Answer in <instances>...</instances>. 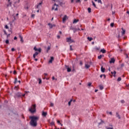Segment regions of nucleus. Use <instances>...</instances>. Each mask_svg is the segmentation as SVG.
<instances>
[{
	"mask_svg": "<svg viewBox=\"0 0 129 129\" xmlns=\"http://www.w3.org/2000/svg\"><path fill=\"white\" fill-rule=\"evenodd\" d=\"M120 102H121V103H125V102L124 100H121L120 101Z\"/></svg>",
	"mask_w": 129,
	"mask_h": 129,
	"instance_id": "79ce46f5",
	"label": "nucleus"
},
{
	"mask_svg": "<svg viewBox=\"0 0 129 129\" xmlns=\"http://www.w3.org/2000/svg\"><path fill=\"white\" fill-rule=\"evenodd\" d=\"M58 39H60V35H57Z\"/></svg>",
	"mask_w": 129,
	"mask_h": 129,
	"instance_id": "69168bd1",
	"label": "nucleus"
},
{
	"mask_svg": "<svg viewBox=\"0 0 129 129\" xmlns=\"http://www.w3.org/2000/svg\"><path fill=\"white\" fill-rule=\"evenodd\" d=\"M88 13L90 14V13H91V8H88Z\"/></svg>",
	"mask_w": 129,
	"mask_h": 129,
	"instance_id": "c756f323",
	"label": "nucleus"
},
{
	"mask_svg": "<svg viewBox=\"0 0 129 129\" xmlns=\"http://www.w3.org/2000/svg\"><path fill=\"white\" fill-rule=\"evenodd\" d=\"M79 22V19H75L73 21V24H76Z\"/></svg>",
	"mask_w": 129,
	"mask_h": 129,
	"instance_id": "ddd939ff",
	"label": "nucleus"
},
{
	"mask_svg": "<svg viewBox=\"0 0 129 129\" xmlns=\"http://www.w3.org/2000/svg\"><path fill=\"white\" fill-rule=\"evenodd\" d=\"M50 124L51 125H54V124H55V122H54V121H52L50 122Z\"/></svg>",
	"mask_w": 129,
	"mask_h": 129,
	"instance_id": "c9c22d12",
	"label": "nucleus"
},
{
	"mask_svg": "<svg viewBox=\"0 0 129 129\" xmlns=\"http://www.w3.org/2000/svg\"><path fill=\"white\" fill-rule=\"evenodd\" d=\"M6 43H7V44H9V40H6Z\"/></svg>",
	"mask_w": 129,
	"mask_h": 129,
	"instance_id": "49530a36",
	"label": "nucleus"
},
{
	"mask_svg": "<svg viewBox=\"0 0 129 129\" xmlns=\"http://www.w3.org/2000/svg\"><path fill=\"white\" fill-rule=\"evenodd\" d=\"M107 21H110V18L108 19Z\"/></svg>",
	"mask_w": 129,
	"mask_h": 129,
	"instance_id": "774afa93",
	"label": "nucleus"
},
{
	"mask_svg": "<svg viewBox=\"0 0 129 129\" xmlns=\"http://www.w3.org/2000/svg\"><path fill=\"white\" fill-rule=\"evenodd\" d=\"M71 43H74V40H72V41H71Z\"/></svg>",
	"mask_w": 129,
	"mask_h": 129,
	"instance_id": "052dcab7",
	"label": "nucleus"
},
{
	"mask_svg": "<svg viewBox=\"0 0 129 129\" xmlns=\"http://www.w3.org/2000/svg\"><path fill=\"white\" fill-rule=\"evenodd\" d=\"M117 81H121V78L119 77V78L117 79Z\"/></svg>",
	"mask_w": 129,
	"mask_h": 129,
	"instance_id": "ea45409f",
	"label": "nucleus"
},
{
	"mask_svg": "<svg viewBox=\"0 0 129 129\" xmlns=\"http://www.w3.org/2000/svg\"><path fill=\"white\" fill-rule=\"evenodd\" d=\"M97 2L98 4H101V5H102V2L101 1V0H97Z\"/></svg>",
	"mask_w": 129,
	"mask_h": 129,
	"instance_id": "473e14b6",
	"label": "nucleus"
},
{
	"mask_svg": "<svg viewBox=\"0 0 129 129\" xmlns=\"http://www.w3.org/2000/svg\"><path fill=\"white\" fill-rule=\"evenodd\" d=\"M100 52H101L103 54H105V53H106V50L103 48L101 49Z\"/></svg>",
	"mask_w": 129,
	"mask_h": 129,
	"instance_id": "9b49d317",
	"label": "nucleus"
},
{
	"mask_svg": "<svg viewBox=\"0 0 129 129\" xmlns=\"http://www.w3.org/2000/svg\"><path fill=\"white\" fill-rule=\"evenodd\" d=\"M116 117H118V118H119V119H120V116L119 115V114H118V113H116Z\"/></svg>",
	"mask_w": 129,
	"mask_h": 129,
	"instance_id": "412c9836",
	"label": "nucleus"
},
{
	"mask_svg": "<svg viewBox=\"0 0 129 129\" xmlns=\"http://www.w3.org/2000/svg\"><path fill=\"white\" fill-rule=\"evenodd\" d=\"M17 39H18L17 36L14 37V40H17Z\"/></svg>",
	"mask_w": 129,
	"mask_h": 129,
	"instance_id": "4d7b16f0",
	"label": "nucleus"
},
{
	"mask_svg": "<svg viewBox=\"0 0 129 129\" xmlns=\"http://www.w3.org/2000/svg\"><path fill=\"white\" fill-rule=\"evenodd\" d=\"M33 50H34V51H38L39 53H41V49L40 48L38 49L36 48V46H35L33 48Z\"/></svg>",
	"mask_w": 129,
	"mask_h": 129,
	"instance_id": "423d86ee",
	"label": "nucleus"
},
{
	"mask_svg": "<svg viewBox=\"0 0 129 129\" xmlns=\"http://www.w3.org/2000/svg\"><path fill=\"white\" fill-rule=\"evenodd\" d=\"M66 69H67V72H71V68H69V66H65Z\"/></svg>",
	"mask_w": 129,
	"mask_h": 129,
	"instance_id": "20e7f679",
	"label": "nucleus"
},
{
	"mask_svg": "<svg viewBox=\"0 0 129 129\" xmlns=\"http://www.w3.org/2000/svg\"><path fill=\"white\" fill-rule=\"evenodd\" d=\"M4 33H5V35H8V33H7V31H4Z\"/></svg>",
	"mask_w": 129,
	"mask_h": 129,
	"instance_id": "13d9d810",
	"label": "nucleus"
},
{
	"mask_svg": "<svg viewBox=\"0 0 129 129\" xmlns=\"http://www.w3.org/2000/svg\"><path fill=\"white\" fill-rule=\"evenodd\" d=\"M14 89H15V90H19V87H15L14 88Z\"/></svg>",
	"mask_w": 129,
	"mask_h": 129,
	"instance_id": "37998d69",
	"label": "nucleus"
},
{
	"mask_svg": "<svg viewBox=\"0 0 129 129\" xmlns=\"http://www.w3.org/2000/svg\"><path fill=\"white\" fill-rule=\"evenodd\" d=\"M17 82H18L17 79L16 78V79H15V82H14L15 84H16V83H17Z\"/></svg>",
	"mask_w": 129,
	"mask_h": 129,
	"instance_id": "a18cd8bd",
	"label": "nucleus"
},
{
	"mask_svg": "<svg viewBox=\"0 0 129 129\" xmlns=\"http://www.w3.org/2000/svg\"><path fill=\"white\" fill-rule=\"evenodd\" d=\"M27 93H28V92H25V94H22V96H23V97H24L25 95H26V94H27Z\"/></svg>",
	"mask_w": 129,
	"mask_h": 129,
	"instance_id": "f704fd0d",
	"label": "nucleus"
},
{
	"mask_svg": "<svg viewBox=\"0 0 129 129\" xmlns=\"http://www.w3.org/2000/svg\"><path fill=\"white\" fill-rule=\"evenodd\" d=\"M50 49H51V47L50 46H48L47 49V53L49 52V50H50Z\"/></svg>",
	"mask_w": 129,
	"mask_h": 129,
	"instance_id": "2f4dec72",
	"label": "nucleus"
},
{
	"mask_svg": "<svg viewBox=\"0 0 129 129\" xmlns=\"http://www.w3.org/2000/svg\"><path fill=\"white\" fill-rule=\"evenodd\" d=\"M10 7H12V2H8V4H6V8L9 9Z\"/></svg>",
	"mask_w": 129,
	"mask_h": 129,
	"instance_id": "39448f33",
	"label": "nucleus"
},
{
	"mask_svg": "<svg viewBox=\"0 0 129 129\" xmlns=\"http://www.w3.org/2000/svg\"><path fill=\"white\" fill-rule=\"evenodd\" d=\"M111 73L113 76H114V77H115V75L116 74V72H115V71H114L113 72H111Z\"/></svg>",
	"mask_w": 129,
	"mask_h": 129,
	"instance_id": "4468645a",
	"label": "nucleus"
},
{
	"mask_svg": "<svg viewBox=\"0 0 129 129\" xmlns=\"http://www.w3.org/2000/svg\"><path fill=\"white\" fill-rule=\"evenodd\" d=\"M52 10H54V11H58V5L54 4V6L52 8Z\"/></svg>",
	"mask_w": 129,
	"mask_h": 129,
	"instance_id": "7ed1b4c3",
	"label": "nucleus"
},
{
	"mask_svg": "<svg viewBox=\"0 0 129 129\" xmlns=\"http://www.w3.org/2000/svg\"><path fill=\"white\" fill-rule=\"evenodd\" d=\"M73 29H74V27H72V26H71V27H70V30H73Z\"/></svg>",
	"mask_w": 129,
	"mask_h": 129,
	"instance_id": "3c124183",
	"label": "nucleus"
},
{
	"mask_svg": "<svg viewBox=\"0 0 129 129\" xmlns=\"http://www.w3.org/2000/svg\"><path fill=\"white\" fill-rule=\"evenodd\" d=\"M29 111L32 113H34L36 111V104L32 105L31 108L29 109Z\"/></svg>",
	"mask_w": 129,
	"mask_h": 129,
	"instance_id": "f03ea898",
	"label": "nucleus"
},
{
	"mask_svg": "<svg viewBox=\"0 0 129 129\" xmlns=\"http://www.w3.org/2000/svg\"><path fill=\"white\" fill-rule=\"evenodd\" d=\"M101 72L103 73L105 72V69L103 68V67H101Z\"/></svg>",
	"mask_w": 129,
	"mask_h": 129,
	"instance_id": "dca6fc26",
	"label": "nucleus"
},
{
	"mask_svg": "<svg viewBox=\"0 0 129 129\" xmlns=\"http://www.w3.org/2000/svg\"><path fill=\"white\" fill-rule=\"evenodd\" d=\"M5 28L6 29H9V26H8V25H6Z\"/></svg>",
	"mask_w": 129,
	"mask_h": 129,
	"instance_id": "5fc2aeb1",
	"label": "nucleus"
},
{
	"mask_svg": "<svg viewBox=\"0 0 129 129\" xmlns=\"http://www.w3.org/2000/svg\"><path fill=\"white\" fill-rule=\"evenodd\" d=\"M85 68H87V69H88V68H90V65H89L88 63H86Z\"/></svg>",
	"mask_w": 129,
	"mask_h": 129,
	"instance_id": "2eb2a0df",
	"label": "nucleus"
},
{
	"mask_svg": "<svg viewBox=\"0 0 129 129\" xmlns=\"http://www.w3.org/2000/svg\"><path fill=\"white\" fill-rule=\"evenodd\" d=\"M39 84H41L42 83V80L41 79H39Z\"/></svg>",
	"mask_w": 129,
	"mask_h": 129,
	"instance_id": "72a5a7b5",
	"label": "nucleus"
},
{
	"mask_svg": "<svg viewBox=\"0 0 129 129\" xmlns=\"http://www.w3.org/2000/svg\"><path fill=\"white\" fill-rule=\"evenodd\" d=\"M57 123H59V124H60L61 126H63V124H61V122H60V120H57Z\"/></svg>",
	"mask_w": 129,
	"mask_h": 129,
	"instance_id": "c85d7f7f",
	"label": "nucleus"
},
{
	"mask_svg": "<svg viewBox=\"0 0 129 129\" xmlns=\"http://www.w3.org/2000/svg\"><path fill=\"white\" fill-rule=\"evenodd\" d=\"M92 4L94 8H96V5H95V3H94V2L92 1Z\"/></svg>",
	"mask_w": 129,
	"mask_h": 129,
	"instance_id": "a878e982",
	"label": "nucleus"
},
{
	"mask_svg": "<svg viewBox=\"0 0 129 129\" xmlns=\"http://www.w3.org/2000/svg\"><path fill=\"white\" fill-rule=\"evenodd\" d=\"M106 129H113L112 127H106Z\"/></svg>",
	"mask_w": 129,
	"mask_h": 129,
	"instance_id": "09e8293b",
	"label": "nucleus"
},
{
	"mask_svg": "<svg viewBox=\"0 0 129 129\" xmlns=\"http://www.w3.org/2000/svg\"><path fill=\"white\" fill-rule=\"evenodd\" d=\"M53 61H54V57L51 56L50 59L49 60V63H52Z\"/></svg>",
	"mask_w": 129,
	"mask_h": 129,
	"instance_id": "6e6552de",
	"label": "nucleus"
},
{
	"mask_svg": "<svg viewBox=\"0 0 129 129\" xmlns=\"http://www.w3.org/2000/svg\"><path fill=\"white\" fill-rule=\"evenodd\" d=\"M113 26H114V23H112L110 24V26L112 27V28L113 27Z\"/></svg>",
	"mask_w": 129,
	"mask_h": 129,
	"instance_id": "a19ab883",
	"label": "nucleus"
},
{
	"mask_svg": "<svg viewBox=\"0 0 129 129\" xmlns=\"http://www.w3.org/2000/svg\"><path fill=\"white\" fill-rule=\"evenodd\" d=\"M103 77H104V79H105L106 77V76H105V75H101L100 76V78H102V77H103Z\"/></svg>",
	"mask_w": 129,
	"mask_h": 129,
	"instance_id": "b1692460",
	"label": "nucleus"
},
{
	"mask_svg": "<svg viewBox=\"0 0 129 129\" xmlns=\"http://www.w3.org/2000/svg\"><path fill=\"white\" fill-rule=\"evenodd\" d=\"M73 101V100L71 99L68 103V104H69V106H70V105H71V102H72Z\"/></svg>",
	"mask_w": 129,
	"mask_h": 129,
	"instance_id": "cd10ccee",
	"label": "nucleus"
},
{
	"mask_svg": "<svg viewBox=\"0 0 129 129\" xmlns=\"http://www.w3.org/2000/svg\"><path fill=\"white\" fill-rule=\"evenodd\" d=\"M76 3H80H80H81V1L80 0H76Z\"/></svg>",
	"mask_w": 129,
	"mask_h": 129,
	"instance_id": "e433bc0d",
	"label": "nucleus"
},
{
	"mask_svg": "<svg viewBox=\"0 0 129 129\" xmlns=\"http://www.w3.org/2000/svg\"><path fill=\"white\" fill-rule=\"evenodd\" d=\"M67 19V16L65 15L64 17L62 18V22L64 23L66 21Z\"/></svg>",
	"mask_w": 129,
	"mask_h": 129,
	"instance_id": "1a4fd4ad",
	"label": "nucleus"
},
{
	"mask_svg": "<svg viewBox=\"0 0 129 129\" xmlns=\"http://www.w3.org/2000/svg\"><path fill=\"white\" fill-rule=\"evenodd\" d=\"M19 38H20V41L21 42H24V40H23V36H22V35H19Z\"/></svg>",
	"mask_w": 129,
	"mask_h": 129,
	"instance_id": "6ab92c4d",
	"label": "nucleus"
},
{
	"mask_svg": "<svg viewBox=\"0 0 129 129\" xmlns=\"http://www.w3.org/2000/svg\"><path fill=\"white\" fill-rule=\"evenodd\" d=\"M102 57H103V55H100L99 56H98V58L99 59H100L102 58Z\"/></svg>",
	"mask_w": 129,
	"mask_h": 129,
	"instance_id": "393cba45",
	"label": "nucleus"
},
{
	"mask_svg": "<svg viewBox=\"0 0 129 129\" xmlns=\"http://www.w3.org/2000/svg\"><path fill=\"white\" fill-rule=\"evenodd\" d=\"M109 114L110 115H112V112H109Z\"/></svg>",
	"mask_w": 129,
	"mask_h": 129,
	"instance_id": "6e6d98bb",
	"label": "nucleus"
},
{
	"mask_svg": "<svg viewBox=\"0 0 129 129\" xmlns=\"http://www.w3.org/2000/svg\"><path fill=\"white\" fill-rule=\"evenodd\" d=\"M50 106H51V107H53V106H54V103L51 102V103H50Z\"/></svg>",
	"mask_w": 129,
	"mask_h": 129,
	"instance_id": "58836bf2",
	"label": "nucleus"
},
{
	"mask_svg": "<svg viewBox=\"0 0 129 129\" xmlns=\"http://www.w3.org/2000/svg\"><path fill=\"white\" fill-rule=\"evenodd\" d=\"M72 41V39H71V37H69L67 38V42L68 43L71 42V41Z\"/></svg>",
	"mask_w": 129,
	"mask_h": 129,
	"instance_id": "f8f14e48",
	"label": "nucleus"
},
{
	"mask_svg": "<svg viewBox=\"0 0 129 129\" xmlns=\"http://www.w3.org/2000/svg\"><path fill=\"white\" fill-rule=\"evenodd\" d=\"M36 55H38L39 54V52H36L35 53Z\"/></svg>",
	"mask_w": 129,
	"mask_h": 129,
	"instance_id": "bf43d9fd",
	"label": "nucleus"
},
{
	"mask_svg": "<svg viewBox=\"0 0 129 129\" xmlns=\"http://www.w3.org/2000/svg\"><path fill=\"white\" fill-rule=\"evenodd\" d=\"M94 49L96 50V51H98V50H100V47H98L97 46H96Z\"/></svg>",
	"mask_w": 129,
	"mask_h": 129,
	"instance_id": "5701e85b",
	"label": "nucleus"
},
{
	"mask_svg": "<svg viewBox=\"0 0 129 129\" xmlns=\"http://www.w3.org/2000/svg\"><path fill=\"white\" fill-rule=\"evenodd\" d=\"M16 95L18 97H22V95H23V94L22 93L18 92L16 94Z\"/></svg>",
	"mask_w": 129,
	"mask_h": 129,
	"instance_id": "0eeeda50",
	"label": "nucleus"
},
{
	"mask_svg": "<svg viewBox=\"0 0 129 129\" xmlns=\"http://www.w3.org/2000/svg\"><path fill=\"white\" fill-rule=\"evenodd\" d=\"M114 62H115V60L114 59V58H111V60L109 61V63H114Z\"/></svg>",
	"mask_w": 129,
	"mask_h": 129,
	"instance_id": "9d476101",
	"label": "nucleus"
},
{
	"mask_svg": "<svg viewBox=\"0 0 129 129\" xmlns=\"http://www.w3.org/2000/svg\"><path fill=\"white\" fill-rule=\"evenodd\" d=\"M15 49L14 48H12V49H11V51H12V52H14V51H15Z\"/></svg>",
	"mask_w": 129,
	"mask_h": 129,
	"instance_id": "603ef678",
	"label": "nucleus"
},
{
	"mask_svg": "<svg viewBox=\"0 0 129 129\" xmlns=\"http://www.w3.org/2000/svg\"><path fill=\"white\" fill-rule=\"evenodd\" d=\"M88 40H89V41H90L91 42V41H92V40H93V38H92V37H88L87 38Z\"/></svg>",
	"mask_w": 129,
	"mask_h": 129,
	"instance_id": "4be33fe9",
	"label": "nucleus"
},
{
	"mask_svg": "<svg viewBox=\"0 0 129 129\" xmlns=\"http://www.w3.org/2000/svg\"><path fill=\"white\" fill-rule=\"evenodd\" d=\"M73 3H74V0H71V3L73 4Z\"/></svg>",
	"mask_w": 129,
	"mask_h": 129,
	"instance_id": "e2e57ef3",
	"label": "nucleus"
},
{
	"mask_svg": "<svg viewBox=\"0 0 129 129\" xmlns=\"http://www.w3.org/2000/svg\"><path fill=\"white\" fill-rule=\"evenodd\" d=\"M92 84L91 83H89L88 84V86H91V85H92Z\"/></svg>",
	"mask_w": 129,
	"mask_h": 129,
	"instance_id": "de8ad7c7",
	"label": "nucleus"
},
{
	"mask_svg": "<svg viewBox=\"0 0 129 129\" xmlns=\"http://www.w3.org/2000/svg\"><path fill=\"white\" fill-rule=\"evenodd\" d=\"M35 17V14H32L31 15V18H34Z\"/></svg>",
	"mask_w": 129,
	"mask_h": 129,
	"instance_id": "8fccbe9b",
	"label": "nucleus"
},
{
	"mask_svg": "<svg viewBox=\"0 0 129 129\" xmlns=\"http://www.w3.org/2000/svg\"><path fill=\"white\" fill-rule=\"evenodd\" d=\"M48 26H49V28L50 29H52V28H53V27H55V25H53L52 24H51L50 23H48Z\"/></svg>",
	"mask_w": 129,
	"mask_h": 129,
	"instance_id": "f3484780",
	"label": "nucleus"
},
{
	"mask_svg": "<svg viewBox=\"0 0 129 129\" xmlns=\"http://www.w3.org/2000/svg\"><path fill=\"white\" fill-rule=\"evenodd\" d=\"M42 115L43 116H47V112H42Z\"/></svg>",
	"mask_w": 129,
	"mask_h": 129,
	"instance_id": "a211bd4d",
	"label": "nucleus"
},
{
	"mask_svg": "<svg viewBox=\"0 0 129 129\" xmlns=\"http://www.w3.org/2000/svg\"><path fill=\"white\" fill-rule=\"evenodd\" d=\"M73 31L74 32V33H76V32H77L78 29L76 28H74V29H73Z\"/></svg>",
	"mask_w": 129,
	"mask_h": 129,
	"instance_id": "aec40b11",
	"label": "nucleus"
},
{
	"mask_svg": "<svg viewBox=\"0 0 129 129\" xmlns=\"http://www.w3.org/2000/svg\"><path fill=\"white\" fill-rule=\"evenodd\" d=\"M14 74L16 75L17 74V71H14V72H13Z\"/></svg>",
	"mask_w": 129,
	"mask_h": 129,
	"instance_id": "864d4df0",
	"label": "nucleus"
},
{
	"mask_svg": "<svg viewBox=\"0 0 129 129\" xmlns=\"http://www.w3.org/2000/svg\"><path fill=\"white\" fill-rule=\"evenodd\" d=\"M99 88H100V90H102L103 89V86H102V85H100L99 86Z\"/></svg>",
	"mask_w": 129,
	"mask_h": 129,
	"instance_id": "bb28decb",
	"label": "nucleus"
},
{
	"mask_svg": "<svg viewBox=\"0 0 129 129\" xmlns=\"http://www.w3.org/2000/svg\"><path fill=\"white\" fill-rule=\"evenodd\" d=\"M36 55H35V54H33V58H36Z\"/></svg>",
	"mask_w": 129,
	"mask_h": 129,
	"instance_id": "0e129e2a",
	"label": "nucleus"
},
{
	"mask_svg": "<svg viewBox=\"0 0 129 129\" xmlns=\"http://www.w3.org/2000/svg\"><path fill=\"white\" fill-rule=\"evenodd\" d=\"M44 75L45 76H47V75H48V74H47L46 73H44Z\"/></svg>",
	"mask_w": 129,
	"mask_h": 129,
	"instance_id": "680f3d73",
	"label": "nucleus"
},
{
	"mask_svg": "<svg viewBox=\"0 0 129 129\" xmlns=\"http://www.w3.org/2000/svg\"><path fill=\"white\" fill-rule=\"evenodd\" d=\"M122 34L124 35V34H125V30H123V28H122Z\"/></svg>",
	"mask_w": 129,
	"mask_h": 129,
	"instance_id": "7c9ffc66",
	"label": "nucleus"
},
{
	"mask_svg": "<svg viewBox=\"0 0 129 129\" xmlns=\"http://www.w3.org/2000/svg\"><path fill=\"white\" fill-rule=\"evenodd\" d=\"M97 91H98V90H95V92H97Z\"/></svg>",
	"mask_w": 129,
	"mask_h": 129,
	"instance_id": "338daca9",
	"label": "nucleus"
},
{
	"mask_svg": "<svg viewBox=\"0 0 129 129\" xmlns=\"http://www.w3.org/2000/svg\"><path fill=\"white\" fill-rule=\"evenodd\" d=\"M29 118L31 119L30 124L31 126L36 127L37 125V121L39 120V117L35 116H30Z\"/></svg>",
	"mask_w": 129,
	"mask_h": 129,
	"instance_id": "f257e3e1",
	"label": "nucleus"
},
{
	"mask_svg": "<svg viewBox=\"0 0 129 129\" xmlns=\"http://www.w3.org/2000/svg\"><path fill=\"white\" fill-rule=\"evenodd\" d=\"M42 5V2L39 3V4L37 6V8H39V6H41Z\"/></svg>",
	"mask_w": 129,
	"mask_h": 129,
	"instance_id": "4c0bfd02",
	"label": "nucleus"
},
{
	"mask_svg": "<svg viewBox=\"0 0 129 129\" xmlns=\"http://www.w3.org/2000/svg\"><path fill=\"white\" fill-rule=\"evenodd\" d=\"M70 51H73V49L72 48V45H70Z\"/></svg>",
	"mask_w": 129,
	"mask_h": 129,
	"instance_id": "c03bdc74",
	"label": "nucleus"
}]
</instances>
